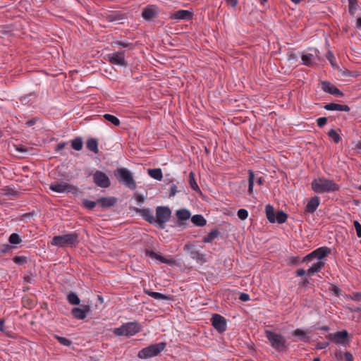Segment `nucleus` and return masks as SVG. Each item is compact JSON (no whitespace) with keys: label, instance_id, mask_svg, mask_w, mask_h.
<instances>
[{"label":"nucleus","instance_id":"obj_1","mask_svg":"<svg viewBox=\"0 0 361 361\" xmlns=\"http://www.w3.org/2000/svg\"><path fill=\"white\" fill-rule=\"evenodd\" d=\"M331 250L329 247H321L314 250L303 257L302 262L305 263H309L314 259L317 260L316 262L313 263L307 269V274L308 276H310L320 271L324 268L325 262L323 261V259L328 256Z\"/></svg>","mask_w":361,"mask_h":361},{"label":"nucleus","instance_id":"obj_2","mask_svg":"<svg viewBox=\"0 0 361 361\" xmlns=\"http://www.w3.org/2000/svg\"><path fill=\"white\" fill-rule=\"evenodd\" d=\"M312 190L318 194L329 193L338 191L340 188L333 180L324 177L314 178L311 183Z\"/></svg>","mask_w":361,"mask_h":361},{"label":"nucleus","instance_id":"obj_3","mask_svg":"<svg viewBox=\"0 0 361 361\" xmlns=\"http://www.w3.org/2000/svg\"><path fill=\"white\" fill-rule=\"evenodd\" d=\"M144 212L148 213L145 219L160 228H164V224L169 220L171 214V210L166 207H158L156 209V217L149 214L148 211L145 210Z\"/></svg>","mask_w":361,"mask_h":361},{"label":"nucleus","instance_id":"obj_4","mask_svg":"<svg viewBox=\"0 0 361 361\" xmlns=\"http://www.w3.org/2000/svg\"><path fill=\"white\" fill-rule=\"evenodd\" d=\"M79 243L78 235L75 232L54 236L51 244L58 247H75Z\"/></svg>","mask_w":361,"mask_h":361},{"label":"nucleus","instance_id":"obj_5","mask_svg":"<svg viewBox=\"0 0 361 361\" xmlns=\"http://www.w3.org/2000/svg\"><path fill=\"white\" fill-rule=\"evenodd\" d=\"M114 175L118 182L130 190H135L137 187L132 172L126 168H118L114 171Z\"/></svg>","mask_w":361,"mask_h":361},{"label":"nucleus","instance_id":"obj_6","mask_svg":"<svg viewBox=\"0 0 361 361\" xmlns=\"http://www.w3.org/2000/svg\"><path fill=\"white\" fill-rule=\"evenodd\" d=\"M141 326L137 322H127L114 329V333L119 336H133L140 332Z\"/></svg>","mask_w":361,"mask_h":361},{"label":"nucleus","instance_id":"obj_7","mask_svg":"<svg viewBox=\"0 0 361 361\" xmlns=\"http://www.w3.org/2000/svg\"><path fill=\"white\" fill-rule=\"evenodd\" d=\"M166 346V344L164 342L152 344L140 350L137 357L140 359H147L157 356L165 349Z\"/></svg>","mask_w":361,"mask_h":361},{"label":"nucleus","instance_id":"obj_8","mask_svg":"<svg viewBox=\"0 0 361 361\" xmlns=\"http://www.w3.org/2000/svg\"><path fill=\"white\" fill-rule=\"evenodd\" d=\"M265 335L273 348L278 351L286 349V339L282 335L269 330L265 331Z\"/></svg>","mask_w":361,"mask_h":361},{"label":"nucleus","instance_id":"obj_9","mask_svg":"<svg viewBox=\"0 0 361 361\" xmlns=\"http://www.w3.org/2000/svg\"><path fill=\"white\" fill-rule=\"evenodd\" d=\"M106 59L111 63L122 67L127 66V62L125 59V51H121L117 52L109 53L106 54Z\"/></svg>","mask_w":361,"mask_h":361},{"label":"nucleus","instance_id":"obj_10","mask_svg":"<svg viewBox=\"0 0 361 361\" xmlns=\"http://www.w3.org/2000/svg\"><path fill=\"white\" fill-rule=\"evenodd\" d=\"M92 179L97 186L102 188H109L111 185V181L108 176L101 171H96L92 173Z\"/></svg>","mask_w":361,"mask_h":361},{"label":"nucleus","instance_id":"obj_11","mask_svg":"<svg viewBox=\"0 0 361 361\" xmlns=\"http://www.w3.org/2000/svg\"><path fill=\"white\" fill-rule=\"evenodd\" d=\"M348 331L343 330L334 334H329L326 336V338L331 340L337 345H345L348 343Z\"/></svg>","mask_w":361,"mask_h":361},{"label":"nucleus","instance_id":"obj_12","mask_svg":"<svg viewBox=\"0 0 361 361\" xmlns=\"http://www.w3.org/2000/svg\"><path fill=\"white\" fill-rule=\"evenodd\" d=\"M184 250L189 255L190 257L197 262L200 264L206 262V255L203 253L199 252L192 245H185Z\"/></svg>","mask_w":361,"mask_h":361},{"label":"nucleus","instance_id":"obj_13","mask_svg":"<svg viewBox=\"0 0 361 361\" xmlns=\"http://www.w3.org/2000/svg\"><path fill=\"white\" fill-rule=\"evenodd\" d=\"M212 324L219 333L224 332L227 328L226 319L220 314H214L212 317Z\"/></svg>","mask_w":361,"mask_h":361},{"label":"nucleus","instance_id":"obj_14","mask_svg":"<svg viewBox=\"0 0 361 361\" xmlns=\"http://www.w3.org/2000/svg\"><path fill=\"white\" fill-rule=\"evenodd\" d=\"M159 9L156 6L149 5L144 8L142 11V17L147 21H151L157 18Z\"/></svg>","mask_w":361,"mask_h":361},{"label":"nucleus","instance_id":"obj_15","mask_svg":"<svg viewBox=\"0 0 361 361\" xmlns=\"http://www.w3.org/2000/svg\"><path fill=\"white\" fill-rule=\"evenodd\" d=\"M73 187L66 183H54L49 185V189L58 193H67L72 190Z\"/></svg>","mask_w":361,"mask_h":361},{"label":"nucleus","instance_id":"obj_16","mask_svg":"<svg viewBox=\"0 0 361 361\" xmlns=\"http://www.w3.org/2000/svg\"><path fill=\"white\" fill-rule=\"evenodd\" d=\"M169 18L172 20H190L192 18V13L188 10H178L171 13Z\"/></svg>","mask_w":361,"mask_h":361},{"label":"nucleus","instance_id":"obj_17","mask_svg":"<svg viewBox=\"0 0 361 361\" xmlns=\"http://www.w3.org/2000/svg\"><path fill=\"white\" fill-rule=\"evenodd\" d=\"M317 50H314V53L304 51L301 56L302 63L307 66H312L315 62Z\"/></svg>","mask_w":361,"mask_h":361},{"label":"nucleus","instance_id":"obj_18","mask_svg":"<svg viewBox=\"0 0 361 361\" xmlns=\"http://www.w3.org/2000/svg\"><path fill=\"white\" fill-rule=\"evenodd\" d=\"M322 90L331 94L336 96H342L343 93L333 84L327 81H324L322 83Z\"/></svg>","mask_w":361,"mask_h":361},{"label":"nucleus","instance_id":"obj_19","mask_svg":"<svg viewBox=\"0 0 361 361\" xmlns=\"http://www.w3.org/2000/svg\"><path fill=\"white\" fill-rule=\"evenodd\" d=\"M90 311V307L87 305L83 306L82 308L74 307L71 313L74 318L78 319H84L86 318L87 312Z\"/></svg>","mask_w":361,"mask_h":361},{"label":"nucleus","instance_id":"obj_20","mask_svg":"<svg viewBox=\"0 0 361 361\" xmlns=\"http://www.w3.org/2000/svg\"><path fill=\"white\" fill-rule=\"evenodd\" d=\"M324 108L328 111H338L348 112L350 110V107L348 105L339 104H336V103L327 104L324 106Z\"/></svg>","mask_w":361,"mask_h":361},{"label":"nucleus","instance_id":"obj_21","mask_svg":"<svg viewBox=\"0 0 361 361\" xmlns=\"http://www.w3.org/2000/svg\"><path fill=\"white\" fill-rule=\"evenodd\" d=\"M320 204L319 197L314 196L312 197L306 205V211L309 213H314Z\"/></svg>","mask_w":361,"mask_h":361},{"label":"nucleus","instance_id":"obj_22","mask_svg":"<svg viewBox=\"0 0 361 361\" xmlns=\"http://www.w3.org/2000/svg\"><path fill=\"white\" fill-rule=\"evenodd\" d=\"M116 202V199L114 197H101L97 200V204L103 207L108 208L114 206Z\"/></svg>","mask_w":361,"mask_h":361},{"label":"nucleus","instance_id":"obj_23","mask_svg":"<svg viewBox=\"0 0 361 361\" xmlns=\"http://www.w3.org/2000/svg\"><path fill=\"white\" fill-rule=\"evenodd\" d=\"M145 255L147 257H149L152 259H154L159 260V262H161L162 263L170 264L171 262V261L170 259H166V258L157 254L156 252H154L152 250H146Z\"/></svg>","mask_w":361,"mask_h":361},{"label":"nucleus","instance_id":"obj_24","mask_svg":"<svg viewBox=\"0 0 361 361\" xmlns=\"http://www.w3.org/2000/svg\"><path fill=\"white\" fill-rule=\"evenodd\" d=\"M149 176L157 180H161L163 178V174L161 169H148Z\"/></svg>","mask_w":361,"mask_h":361},{"label":"nucleus","instance_id":"obj_25","mask_svg":"<svg viewBox=\"0 0 361 361\" xmlns=\"http://www.w3.org/2000/svg\"><path fill=\"white\" fill-rule=\"evenodd\" d=\"M265 212H266V216H267V219L271 223H274L276 215L274 213V209L273 206H271V204H267L265 207Z\"/></svg>","mask_w":361,"mask_h":361},{"label":"nucleus","instance_id":"obj_26","mask_svg":"<svg viewBox=\"0 0 361 361\" xmlns=\"http://www.w3.org/2000/svg\"><path fill=\"white\" fill-rule=\"evenodd\" d=\"M191 221L197 226H204L207 224L206 219L202 215H194L191 218Z\"/></svg>","mask_w":361,"mask_h":361},{"label":"nucleus","instance_id":"obj_27","mask_svg":"<svg viewBox=\"0 0 361 361\" xmlns=\"http://www.w3.org/2000/svg\"><path fill=\"white\" fill-rule=\"evenodd\" d=\"M145 293L147 295H149L156 300H166L168 298V297L166 295L158 293V292H154V291H151V290H145Z\"/></svg>","mask_w":361,"mask_h":361},{"label":"nucleus","instance_id":"obj_28","mask_svg":"<svg viewBox=\"0 0 361 361\" xmlns=\"http://www.w3.org/2000/svg\"><path fill=\"white\" fill-rule=\"evenodd\" d=\"M176 216L178 219L185 221L190 217V213L187 209H180L176 212Z\"/></svg>","mask_w":361,"mask_h":361},{"label":"nucleus","instance_id":"obj_29","mask_svg":"<svg viewBox=\"0 0 361 361\" xmlns=\"http://www.w3.org/2000/svg\"><path fill=\"white\" fill-rule=\"evenodd\" d=\"M87 147L92 152L97 153L98 152V142L96 139L91 138L87 142Z\"/></svg>","mask_w":361,"mask_h":361},{"label":"nucleus","instance_id":"obj_30","mask_svg":"<svg viewBox=\"0 0 361 361\" xmlns=\"http://www.w3.org/2000/svg\"><path fill=\"white\" fill-rule=\"evenodd\" d=\"M255 183V174L252 171H249L248 177V190L247 192L250 195L253 194V186Z\"/></svg>","mask_w":361,"mask_h":361},{"label":"nucleus","instance_id":"obj_31","mask_svg":"<svg viewBox=\"0 0 361 361\" xmlns=\"http://www.w3.org/2000/svg\"><path fill=\"white\" fill-rule=\"evenodd\" d=\"M67 300L70 304L77 305L80 304V300L75 293H70L67 295Z\"/></svg>","mask_w":361,"mask_h":361},{"label":"nucleus","instance_id":"obj_32","mask_svg":"<svg viewBox=\"0 0 361 361\" xmlns=\"http://www.w3.org/2000/svg\"><path fill=\"white\" fill-rule=\"evenodd\" d=\"M287 214L283 211H279L275 216V222L279 224L284 223L287 219Z\"/></svg>","mask_w":361,"mask_h":361},{"label":"nucleus","instance_id":"obj_33","mask_svg":"<svg viewBox=\"0 0 361 361\" xmlns=\"http://www.w3.org/2000/svg\"><path fill=\"white\" fill-rule=\"evenodd\" d=\"M218 235H219L218 231L213 230L207 235L204 237L203 241L204 243H211L218 236Z\"/></svg>","mask_w":361,"mask_h":361},{"label":"nucleus","instance_id":"obj_34","mask_svg":"<svg viewBox=\"0 0 361 361\" xmlns=\"http://www.w3.org/2000/svg\"><path fill=\"white\" fill-rule=\"evenodd\" d=\"M104 118L116 126H118L121 123L119 119L114 115L106 114L104 115Z\"/></svg>","mask_w":361,"mask_h":361},{"label":"nucleus","instance_id":"obj_35","mask_svg":"<svg viewBox=\"0 0 361 361\" xmlns=\"http://www.w3.org/2000/svg\"><path fill=\"white\" fill-rule=\"evenodd\" d=\"M189 183H190L191 188L193 190L197 191L199 190V186L195 180V175H194L193 172H190L189 174Z\"/></svg>","mask_w":361,"mask_h":361},{"label":"nucleus","instance_id":"obj_36","mask_svg":"<svg viewBox=\"0 0 361 361\" xmlns=\"http://www.w3.org/2000/svg\"><path fill=\"white\" fill-rule=\"evenodd\" d=\"M82 139L81 138H75L74 139L72 142H71V146L72 147L77 150V151H79L82 149Z\"/></svg>","mask_w":361,"mask_h":361},{"label":"nucleus","instance_id":"obj_37","mask_svg":"<svg viewBox=\"0 0 361 361\" xmlns=\"http://www.w3.org/2000/svg\"><path fill=\"white\" fill-rule=\"evenodd\" d=\"M8 241L11 244L17 245L21 243L22 240L20 236L17 233H12L9 236Z\"/></svg>","mask_w":361,"mask_h":361},{"label":"nucleus","instance_id":"obj_38","mask_svg":"<svg viewBox=\"0 0 361 361\" xmlns=\"http://www.w3.org/2000/svg\"><path fill=\"white\" fill-rule=\"evenodd\" d=\"M349 4V12L350 14L354 15L357 9L358 8V5L357 3V0H348Z\"/></svg>","mask_w":361,"mask_h":361},{"label":"nucleus","instance_id":"obj_39","mask_svg":"<svg viewBox=\"0 0 361 361\" xmlns=\"http://www.w3.org/2000/svg\"><path fill=\"white\" fill-rule=\"evenodd\" d=\"M328 135L330 138H331L336 143H338L341 140L340 135L334 130V129H331Z\"/></svg>","mask_w":361,"mask_h":361},{"label":"nucleus","instance_id":"obj_40","mask_svg":"<svg viewBox=\"0 0 361 361\" xmlns=\"http://www.w3.org/2000/svg\"><path fill=\"white\" fill-rule=\"evenodd\" d=\"M83 204L88 209H92L98 204H97V201H90V200H85L83 201Z\"/></svg>","mask_w":361,"mask_h":361},{"label":"nucleus","instance_id":"obj_41","mask_svg":"<svg viewBox=\"0 0 361 361\" xmlns=\"http://www.w3.org/2000/svg\"><path fill=\"white\" fill-rule=\"evenodd\" d=\"M55 338L58 340V341L65 345V346H69L71 344V341L66 338L61 337L59 336H55Z\"/></svg>","mask_w":361,"mask_h":361},{"label":"nucleus","instance_id":"obj_42","mask_svg":"<svg viewBox=\"0 0 361 361\" xmlns=\"http://www.w3.org/2000/svg\"><path fill=\"white\" fill-rule=\"evenodd\" d=\"M237 214H238V218L240 219L241 220H245L248 216V212L245 209H240L238 211Z\"/></svg>","mask_w":361,"mask_h":361},{"label":"nucleus","instance_id":"obj_43","mask_svg":"<svg viewBox=\"0 0 361 361\" xmlns=\"http://www.w3.org/2000/svg\"><path fill=\"white\" fill-rule=\"evenodd\" d=\"M13 262L18 264H23L26 262V257L23 256H16L13 259Z\"/></svg>","mask_w":361,"mask_h":361},{"label":"nucleus","instance_id":"obj_44","mask_svg":"<svg viewBox=\"0 0 361 361\" xmlns=\"http://www.w3.org/2000/svg\"><path fill=\"white\" fill-rule=\"evenodd\" d=\"M294 336L300 337L302 339H305L307 338L306 334L302 329H297L293 332Z\"/></svg>","mask_w":361,"mask_h":361},{"label":"nucleus","instance_id":"obj_45","mask_svg":"<svg viewBox=\"0 0 361 361\" xmlns=\"http://www.w3.org/2000/svg\"><path fill=\"white\" fill-rule=\"evenodd\" d=\"M353 224H354L357 237L361 238V224L357 221H354Z\"/></svg>","mask_w":361,"mask_h":361},{"label":"nucleus","instance_id":"obj_46","mask_svg":"<svg viewBox=\"0 0 361 361\" xmlns=\"http://www.w3.org/2000/svg\"><path fill=\"white\" fill-rule=\"evenodd\" d=\"M317 123L319 127L322 128L325 126L327 123V118L326 117H320L317 119Z\"/></svg>","mask_w":361,"mask_h":361},{"label":"nucleus","instance_id":"obj_47","mask_svg":"<svg viewBox=\"0 0 361 361\" xmlns=\"http://www.w3.org/2000/svg\"><path fill=\"white\" fill-rule=\"evenodd\" d=\"M353 149L357 152L361 154V140H357L354 143Z\"/></svg>","mask_w":361,"mask_h":361},{"label":"nucleus","instance_id":"obj_48","mask_svg":"<svg viewBox=\"0 0 361 361\" xmlns=\"http://www.w3.org/2000/svg\"><path fill=\"white\" fill-rule=\"evenodd\" d=\"M135 198L138 204H142L145 200V197L138 193L135 194Z\"/></svg>","mask_w":361,"mask_h":361},{"label":"nucleus","instance_id":"obj_49","mask_svg":"<svg viewBox=\"0 0 361 361\" xmlns=\"http://www.w3.org/2000/svg\"><path fill=\"white\" fill-rule=\"evenodd\" d=\"M327 59L329 61L330 63L332 65V66H334V61L335 59V57L333 54L332 52L331 51H329L328 54H327Z\"/></svg>","mask_w":361,"mask_h":361},{"label":"nucleus","instance_id":"obj_50","mask_svg":"<svg viewBox=\"0 0 361 361\" xmlns=\"http://www.w3.org/2000/svg\"><path fill=\"white\" fill-rule=\"evenodd\" d=\"M345 361H353V356L349 352H345L343 354Z\"/></svg>","mask_w":361,"mask_h":361},{"label":"nucleus","instance_id":"obj_51","mask_svg":"<svg viewBox=\"0 0 361 361\" xmlns=\"http://www.w3.org/2000/svg\"><path fill=\"white\" fill-rule=\"evenodd\" d=\"M239 299L241 300V301H243V302H246V301H248L250 300V296L247 293H241L240 297H239Z\"/></svg>","mask_w":361,"mask_h":361},{"label":"nucleus","instance_id":"obj_52","mask_svg":"<svg viewBox=\"0 0 361 361\" xmlns=\"http://www.w3.org/2000/svg\"><path fill=\"white\" fill-rule=\"evenodd\" d=\"M177 192V187L176 185L173 184L170 188V197L174 196Z\"/></svg>","mask_w":361,"mask_h":361},{"label":"nucleus","instance_id":"obj_53","mask_svg":"<svg viewBox=\"0 0 361 361\" xmlns=\"http://www.w3.org/2000/svg\"><path fill=\"white\" fill-rule=\"evenodd\" d=\"M226 3L233 8L238 5V0H225Z\"/></svg>","mask_w":361,"mask_h":361},{"label":"nucleus","instance_id":"obj_54","mask_svg":"<svg viewBox=\"0 0 361 361\" xmlns=\"http://www.w3.org/2000/svg\"><path fill=\"white\" fill-rule=\"evenodd\" d=\"M23 279L24 281L28 283H32L34 281V279L31 275H25Z\"/></svg>","mask_w":361,"mask_h":361},{"label":"nucleus","instance_id":"obj_55","mask_svg":"<svg viewBox=\"0 0 361 361\" xmlns=\"http://www.w3.org/2000/svg\"><path fill=\"white\" fill-rule=\"evenodd\" d=\"M307 273V271H305L303 269H300L296 271V274L298 276H302Z\"/></svg>","mask_w":361,"mask_h":361},{"label":"nucleus","instance_id":"obj_56","mask_svg":"<svg viewBox=\"0 0 361 361\" xmlns=\"http://www.w3.org/2000/svg\"><path fill=\"white\" fill-rule=\"evenodd\" d=\"M353 299L359 301L361 300V293H355L353 294Z\"/></svg>","mask_w":361,"mask_h":361},{"label":"nucleus","instance_id":"obj_57","mask_svg":"<svg viewBox=\"0 0 361 361\" xmlns=\"http://www.w3.org/2000/svg\"><path fill=\"white\" fill-rule=\"evenodd\" d=\"M328 345H329V343H327V342L319 343H318V348L323 349V348H326Z\"/></svg>","mask_w":361,"mask_h":361},{"label":"nucleus","instance_id":"obj_58","mask_svg":"<svg viewBox=\"0 0 361 361\" xmlns=\"http://www.w3.org/2000/svg\"><path fill=\"white\" fill-rule=\"evenodd\" d=\"M116 44L121 47H128L130 45L129 43L123 42H116Z\"/></svg>","mask_w":361,"mask_h":361},{"label":"nucleus","instance_id":"obj_59","mask_svg":"<svg viewBox=\"0 0 361 361\" xmlns=\"http://www.w3.org/2000/svg\"><path fill=\"white\" fill-rule=\"evenodd\" d=\"M64 147H65V143H64V142H60V143H59V144L57 145L56 149L57 151H59V150H61V149H63V148H64Z\"/></svg>","mask_w":361,"mask_h":361},{"label":"nucleus","instance_id":"obj_60","mask_svg":"<svg viewBox=\"0 0 361 361\" xmlns=\"http://www.w3.org/2000/svg\"><path fill=\"white\" fill-rule=\"evenodd\" d=\"M0 331H4V320L3 319L0 320Z\"/></svg>","mask_w":361,"mask_h":361},{"label":"nucleus","instance_id":"obj_61","mask_svg":"<svg viewBox=\"0 0 361 361\" xmlns=\"http://www.w3.org/2000/svg\"><path fill=\"white\" fill-rule=\"evenodd\" d=\"M356 27L361 28V18H358L356 21Z\"/></svg>","mask_w":361,"mask_h":361},{"label":"nucleus","instance_id":"obj_62","mask_svg":"<svg viewBox=\"0 0 361 361\" xmlns=\"http://www.w3.org/2000/svg\"><path fill=\"white\" fill-rule=\"evenodd\" d=\"M11 247L8 245H4V249L2 250V252H6L7 250H10Z\"/></svg>","mask_w":361,"mask_h":361},{"label":"nucleus","instance_id":"obj_63","mask_svg":"<svg viewBox=\"0 0 361 361\" xmlns=\"http://www.w3.org/2000/svg\"><path fill=\"white\" fill-rule=\"evenodd\" d=\"M319 329L325 331H328L329 330V327L328 326H322L319 327Z\"/></svg>","mask_w":361,"mask_h":361},{"label":"nucleus","instance_id":"obj_64","mask_svg":"<svg viewBox=\"0 0 361 361\" xmlns=\"http://www.w3.org/2000/svg\"><path fill=\"white\" fill-rule=\"evenodd\" d=\"M35 123V120H30L26 123L27 126H31L34 125Z\"/></svg>","mask_w":361,"mask_h":361}]
</instances>
